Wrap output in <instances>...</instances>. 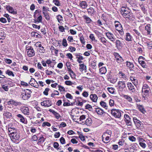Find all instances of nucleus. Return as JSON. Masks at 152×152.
<instances>
[{"label":"nucleus","instance_id":"obj_1","mask_svg":"<svg viewBox=\"0 0 152 152\" xmlns=\"http://www.w3.org/2000/svg\"><path fill=\"white\" fill-rule=\"evenodd\" d=\"M114 23L116 30L118 31L121 35H123L124 32L123 27L121 23L119 22L116 21L114 22Z\"/></svg>","mask_w":152,"mask_h":152},{"label":"nucleus","instance_id":"obj_2","mask_svg":"<svg viewBox=\"0 0 152 152\" xmlns=\"http://www.w3.org/2000/svg\"><path fill=\"white\" fill-rule=\"evenodd\" d=\"M26 90L28 91L29 92H27L26 91H23V92H22L21 95V96L24 100L27 99L31 96L30 94L31 93V91L28 89H27Z\"/></svg>","mask_w":152,"mask_h":152},{"label":"nucleus","instance_id":"obj_3","mask_svg":"<svg viewBox=\"0 0 152 152\" xmlns=\"http://www.w3.org/2000/svg\"><path fill=\"white\" fill-rule=\"evenodd\" d=\"M111 113L115 118H119L121 115L120 110L115 109H113L111 110Z\"/></svg>","mask_w":152,"mask_h":152},{"label":"nucleus","instance_id":"obj_4","mask_svg":"<svg viewBox=\"0 0 152 152\" xmlns=\"http://www.w3.org/2000/svg\"><path fill=\"white\" fill-rule=\"evenodd\" d=\"M26 49L27 50V53L28 56L31 57L34 55L35 53L34 50L31 47H26Z\"/></svg>","mask_w":152,"mask_h":152},{"label":"nucleus","instance_id":"obj_5","mask_svg":"<svg viewBox=\"0 0 152 152\" xmlns=\"http://www.w3.org/2000/svg\"><path fill=\"white\" fill-rule=\"evenodd\" d=\"M5 7L7 10L9 12L14 14H16L17 13V11L14 10L12 7L10 5H6Z\"/></svg>","mask_w":152,"mask_h":152},{"label":"nucleus","instance_id":"obj_6","mask_svg":"<svg viewBox=\"0 0 152 152\" xmlns=\"http://www.w3.org/2000/svg\"><path fill=\"white\" fill-rule=\"evenodd\" d=\"M114 55L115 57V60L118 63H120L124 61L122 57L118 53H114Z\"/></svg>","mask_w":152,"mask_h":152},{"label":"nucleus","instance_id":"obj_7","mask_svg":"<svg viewBox=\"0 0 152 152\" xmlns=\"http://www.w3.org/2000/svg\"><path fill=\"white\" fill-rule=\"evenodd\" d=\"M10 138L12 139L17 140L19 137V135L18 133L17 132H10Z\"/></svg>","mask_w":152,"mask_h":152},{"label":"nucleus","instance_id":"obj_8","mask_svg":"<svg viewBox=\"0 0 152 152\" xmlns=\"http://www.w3.org/2000/svg\"><path fill=\"white\" fill-rule=\"evenodd\" d=\"M111 136H107L106 134H103L102 136V140L105 143H107L110 142Z\"/></svg>","mask_w":152,"mask_h":152},{"label":"nucleus","instance_id":"obj_9","mask_svg":"<svg viewBox=\"0 0 152 152\" xmlns=\"http://www.w3.org/2000/svg\"><path fill=\"white\" fill-rule=\"evenodd\" d=\"M118 86L120 89L123 90L126 86L125 81H119L118 83Z\"/></svg>","mask_w":152,"mask_h":152},{"label":"nucleus","instance_id":"obj_10","mask_svg":"<svg viewBox=\"0 0 152 152\" xmlns=\"http://www.w3.org/2000/svg\"><path fill=\"white\" fill-rule=\"evenodd\" d=\"M29 84H30L31 86L36 88H38V83L34 78H31V79Z\"/></svg>","mask_w":152,"mask_h":152},{"label":"nucleus","instance_id":"obj_11","mask_svg":"<svg viewBox=\"0 0 152 152\" xmlns=\"http://www.w3.org/2000/svg\"><path fill=\"white\" fill-rule=\"evenodd\" d=\"M8 104L9 105L11 104L15 106L21 104V103L20 102H17L12 99H11L8 102Z\"/></svg>","mask_w":152,"mask_h":152},{"label":"nucleus","instance_id":"obj_12","mask_svg":"<svg viewBox=\"0 0 152 152\" xmlns=\"http://www.w3.org/2000/svg\"><path fill=\"white\" fill-rule=\"evenodd\" d=\"M125 118L124 120L128 126H131L132 125V123L130 121V118L129 116L126 114L124 115Z\"/></svg>","mask_w":152,"mask_h":152},{"label":"nucleus","instance_id":"obj_13","mask_svg":"<svg viewBox=\"0 0 152 152\" xmlns=\"http://www.w3.org/2000/svg\"><path fill=\"white\" fill-rule=\"evenodd\" d=\"M22 112L25 115H28L29 114V110L28 107L26 106L22 107L21 109Z\"/></svg>","mask_w":152,"mask_h":152},{"label":"nucleus","instance_id":"obj_14","mask_svg":"<svg viewBox=\"0 0 152 152\" xmlns=\"http://www.w3.org/2000/svg\"><path fill=\"white\" fill-rule=\"evenodd\" d=\"M106 35L111 41L113 42L115 41V38H114V35L113 34L107 32L106 33Z\"/></svg>","mask_w":152,"mask_h":152},{"label":"nucleus","instance_id":"obj_15","mask_svg":"<svg viewBox=\"0 0 152 152\" xmlns=\"http://www.w3.org/2000/svg\"><path fill=\"white\" fill-rule=\"evenodd\" d=\"M41 104L42 106L45 107H48L51 105L52 103L50 101L47 100L44 101L43 102H41Z\"/></svg>","mask_w":152,"mask_h":152},{"label":"nucleus","instance_id":"obj_16","mask_svg":"<svg viewBox=\"0 0 152 152\" xmlns=\"http://www.w3.org/2000/svg\"><path fill=\"white\" fill-rule=\"evenodd\" d=\"M145 29L147 31V33L148 35L151 34V28L150 24H147L145 27Z\"/></svg>","mask_w":152,"mask_h":152},{"label":"nucleus","instance_id":"obj_17","mask_svg":"<svg viewBox=\"0 0 152 152\" xmlns=\"http://www.w3.org/2000/svg\"><path fill=\"white\" fill-rule=\"evenodd\" d=\"M134 123L137 128H139L141 125V122L138 120L136 118L134 117L133 118Z\"/></svg>","mask_w":152,"mask_h":152},{"label":"nucleus","instance_id":"obj_18","mask_svg":"<svg viewBox=\"0 0 152 152\" xmlns=\"http://www.w3.org/2000/svg\"><path fill=\"white\" fill-rule=\"evenodd\" d=\"M120 12L123 16V15L127 14V13L129 12V10L127 8L124 7H122L121 9Z\"/></svg>","mask_w":152,"mask_h":152},{"label":"nucleus","instance_id":"obj_19","mask_svg":"<svg viewBox=\"0 0 152 152\" xmlns=\"http://www.w3.org/2000/svg\"><path fill=\"white\" fill-rule=\"evenodd\" d=\"M150 91L151 89L144 90L143 91H142V92H143V97L144 98L148 97Z\"/></svg>","mask_w":152,"mask_h":152},{"label":"nucleus","instance_id":"obj_20","mask_svg":"<svg viewBox=\"0 0 152 152\" xmlns=\"http://www.w3.org/2000/svg\"><path fill=\"white\" fill-rule=\"evenodd\" d=\"M91 99L94 102H96L98 99V97L96 94H91L90 96Z\"/></svg>","mask_w":152,"mask_h":152},{"label":"nucleus","instance_id":"obj_21","mask_svg":"<svg viewBox=\"0 0 152 152\" xmlns=\"http://www.w3.org/2000/svg\"><path fill=\"white\" fill-rule=\"evenodd\" d=\"M127 87L129 90L133 92H134L135 91V88L134 86L131 83H128L127 84Z\"/></svg>","mask_w":152,"mask_h":152},{"label":"nucleus","instance_id":"obj_22","mask_svg":"<svg viewBox=\"0 0 152 152\" xmlns=\"http://www.w3.org/2000/svg\"><path fill=\"white\" fill-rule=\"evenodd\" d=\"M130 79L135 86L137 85L138 81L136 77H134L131 76L130 77Z\"/></svg>","mask_w":152,"mask_h":152},{"label":"nucleus","instance_id":"obj_23","mask_svg":"<svg viewBox=\"0 0 152 152\" xmlns=\"http://www.w3.org/2000/svg\"><path fill=\"white\" fill-rule=\"evenodd\" d=\"M79 5L82 9H85L88 6L87 3L85 1H80Z\"/></svg>","mask_w":152,"mask_h":152},{"label":"nucleus","instance_id":"obj_24","mask_svg":"<svg viewBox=\"0 0 152 152\" xmlns=\"http://www.w3.org/2000/svg\"><path fill=\"white\" fill-rule=\"evenodd\" d=\"M83 18L85 20V22L86 23H90L92 21L91 20L89 17L86 15H84L83 16Z\"/></svg>","mask_w":152,"mask_h":152},{"label":"nucleus","instance_id":"obj_25","mask_svg":"<svg viewBox=\"0 0 152 152\" xmlns=\"http://www.w3.org/2000/svg\"><path fill=\"white\" fill-rule=\"evenodd\" d=\"M126 40L127 41H132V37L131 35L129 33H127L126 34Z\"/></svg>","mask_w":152,"mask_h":152},{"label":"nucleus","instance_id":"obj_26","mask_svg":"<svg viewBox=\"0 0 152 152\" xmlns=\"http://www.w3.org/2000/svg\"><path fill=\"white\" fill-rule=\"evenodd\" d=\"M120 77L121 78H123L122 80L126 81L127 79L126 77V76L124 73L122 72H120L119 73Z\"/></svg>","mask_w":152,"mask_h":152},{"label":"nucleus","instance_id":"obj_27","mask_svg":"<svg viewBox=\"0 0 152 152\" xmlns=\"http://www.w3.org/2000/svg\"><path fill=\"white\" fill-rule=\"evenodd\" d=\"M43 13L45 19L47 20H50V16L48 12H43Z\"/></svg>","mask_w":152,"mask_h":152},{"label":"nucleus","instance_id":"obj_28","mask_svg":"<svg viewBox=\"0 0 152 152\" xmlns=\"http://www.w3.org/2000/svg\"><path fill=\"white\" fill-rule=\"evenodd\" d=\"M137 107L138 109L143 114H145V111L142 105H139L137 106Z\"/></svg>","mask_w":152,"mask_h":152},{"label":"nucleus","instance_id":"obj_29","mask_svg":"<svg viewBox=\"0 0 152 152\" xmlns=\"http://www.w3.org/2000/svg\"><path fill=\"white\" fill-rule=\"evenodd\" d=\"M122 43L118 39L115 42V45L116 47L118 48H119L121 47V45Z\"/></svg>","mask_w":152,"mask_h":152},{"label":"nucleus","instance_id":"obj_30","mask_svg":"<svg viewBox=\"0 0 152 152\" xmlns=\"http://www.w3.org/2000/svg\"><path fill=\"white\" fill-rule=\"evenodd\" d=\"M126 63L127 66L130 69H132L134 67V65L132 63L127 61L126 62Z\"/></svg>","mask_w":152,"mask_h":152},{"label":"nucleus","instance_id":"obj_31","mask_svg":"<svg viewBox=\"0 0 152 152\" xmlns=\"http://www.w3.org/2000/svg\"><path fill=\"white\" fill-rule=\"evenodd\" d=\"M132 16V14L129 12L128 13H127V14L123 15V17L125 18H127L129 19H131Z\"/></svg>","mask_w":152,"mask_h":152},{"label":"nucleus","instance_id":"obj_32","mask_svg":"<svg viewBox=\"0 0 152 152\" xmlns=\"http://www.w3.org/2000/svg\"><path fill=\"white\" fill-rule=\"evenodd\" d=\"M92 120L90 118L87 119L85 121L86 124L88 126H90L92 124Z\"/></svg>","mask_w":152,"mask_h":152},{"label":"nucleus","instance_id":"obj_33","mask_svg":"<svg viewBox=\"0 0 152 152\" xmlns=\"http://www.w3.org/2000/svg\"><path fill=\"white\" fill-rule=\"evenodd\" d=\"M99 70L102 74H105L106 72V69L104 67H102L100 68Z\"/></svg>","mask_w":152,"mask_h":152},{"label":"nucleus","instance_id":"obj_34","mask_svg":"<svg viewBox=\"0 0 152 152\" xmlns=\"http://www.w3.org/2000/svg\"><path fill=\"white\" fill-rule=\"evenodd\" d=\"M3 115L4 116H5L7 118H10L12 117V114L11 113L9 112H5Z\"/></svg>","mask_w":152,"mask_h":152},{"label":"nucleus","instance_id":"obj_35","mask_svg":"<svg viewBox=\"0 0 152 152\" xmlns=\"http://www.w3.org/2000/svg\"><path fill=\"white\" fill-rule=\"evenodd\" d=\"M117 78L116 77H112L109 79V81L110 83H114L117 81Z\"/></svg>","mask_w":152,"mask_h":152},{"label":"nucleus","instance_id":"obj_36","mask_svg":"<svg viewBox=\"0 0 152 152\" xmlns=\"http://www.w3.org/2000/svg\"><path fill=\"white\" fill-rule=\"evenodd\" d=\"M79 69L81 72H83L84 70L86 69V66L83 64H80Z\"/></svg>","mask_w":152,"mask_h":152},{"label":"nucleus","instance_id":"obj_37","mask_svg":"<svg viewBox=\"0 0 152 152\" xmlns=\"http://www.w3.org/2000/svg\"><path fill=\"white\" fill-rule=\"evenodd\" d=\"M100 104L102 107L105 108V109H107V105L106 103L105 102H104L103 101H101L100 102Z\"/></svg>","mask_w":152,"mask_h":152},{"label":"nucleus","instance_id":"obj_38","mask_svg":"<svg viewBox=\"0 0 152 152\" xmlns=\"http://www.w3.org/2000/svg\"><path fill=\"white\" fill-rule=\"evenodd\" d=\"M124 98L126 99L129 102H132V98L129 96L128 95H124Z\"/></svg>","mask_w":152,"mask_h":152},{"label":"nucleus","instance_id":"obj_39","mask_svg":"<svg viewBox=\"0 0 152 152\" xmlns=\"http://www.w3.org/2000/svg\"><path fill=\"white\" fill-rule=\"evenodd\" d=\"M76 58L78 59L77 61L78 63H81L82 62V61L81 60H83V58L80 55H78L77 57Z\"/></svg>","mask_w":152,"mask_h":152},{"label":"nucleus","instance_id":"obj_40","mask_svg":"<svg viewBox=\"0 0 152 152\" xmlns=\"http://www.w3.org/2000/svg\"><path fill=\"white\" fill-rule=\"evenodd\" d=\"M87 10L88 13L90 15H92L94 12V10L92 7H90L89 9H88Z\"/></svg>","mask_w":152,"mask_h":152},{"label":"nucleus","instance_id":"obj_41","mask_svg":"<svg viewBox=\"0 0 152 152\" xmlns=\"http://www.w3.org/2000/svg\"><path fill=\"white\" fill-rule=\"evenodd\" d=\"M148 89H150V88L149 87L148 85L146 83L143 84L142 87V91H143L144 90Z\"/></svg>","mask_w":152,"mask_h":152},{"label":"nucleus","instance_id":"obj_42","mask_svg":"<svg viewBox=\"0 0 152 152\" xmlns=\"http://www.w3.org/2000/svg\"><path fill=\"white\" fill-rule=\"evenodd\" d=\"M9 76H12V77L15 76L14 74L13 73V72L9 70H7L5 72Z\"/></svg>","mask_w":152,"mask_h":152},{"label":"nucleus","instance_id":"obj_43","mask_svg":"<svg viewBox=\"0 0 152 152\" xmlns=\"http://www.w3.org/2000/svg\"><path fill=\"white\" fill-rule=\"evenodd\" d=\"M35 23H36L37 22L38 23L42 22V17L41 15H39L38 17L37 18V20H35Z\"/></svg>","mask_w":152,"mask_h":152},{"label":"nucleus","instance_id":"obj_44","mask_svg":"<svg viewBox=\"0 0 152 152\" xmlns=\"http://www.w3.org/2000/svg\"><path fill=\"white\" fill-rule=\"evenodd\" d=\"M96 111L98 115H102L104 113V111L102 109H97L96 110Z\"/></svg>","mask_w":152,"mask_h":152},{"label":"nucleus","instance_id":"obj_45","mask_svg":"<svg viewBox=\"0 0 152 152\" xmlns=\"http://www.w3.org/2000/svg\"><path fill=\"white\" fill-rule=\"evenodd\" d=\"M140 64L144 68H147V65L146 64V63L144 61H141Z\"/></svg>","mask_w":152,"mask_h":152},{"label":"nucleus","instance_id":"obj_46","mask_svg":"<svg viewBox=\"0 0 152 152\" xmlns=\"http://www.w3.org/2000/svg\"><path fill=\"white\" fill-rule=\"evenodd\" d=\"M129 139L132 142H135L136 140V138L133 136H130L128 137Z\"/></svg>","mask_w":152,"mask_h":152},{"label":"nucleus","instance_id":"obj_47","mask_svg":"<svg viewBox=\"0 0 152 152\" xmlns=\"http://www.w3.org/2000/svg\"><path fill=\"white\" fill-rule=\"evenodd\" d=\"M107 90L111 94H113L114 93V88H108Z\"/></svg>","mask_w":152,"mask_h":152},{"label":"nucleus","instance_id":"obj_48","mask_svg":"<svg viewBox=\"0 0 152 152\" xmlns=\"http://www.w3.org/2000/svg\"><path fill=\"white\" fill-rule=\"evenodd\" d=\"M57 19L59 22H60L61 21L63 20V17L61 15H58L56 16Z\"/></svg>","mask_w":152,"mask_h":152},{"label":"nucleus","instance_id":"obj_49","mask_svg":"<svg viewBox=\"0 0 152 152\" xmlns=\"http://www.w3.org/2000/svg\"><path fill=\"white\" fill-rule=\"evenodd\" d=\"M101 41L104 44H105L107 43V40L104 37H102L100 39Z\"/></svg>","mask_w":152,"mask_h":152},{"label":"nucleus","instance_id":"obj_50","mask_svg":"<svg viewBox=\"0 0 152 152\" xmlns=\"http://www.w3.org/2000/svg\"><path fill=\"white\" fill-rule=\"evenodd\" d=\"M53 2L54 3L55 5L58 6H59L61 5L59 0H53Z\"/></svg>","mask_w":152,"mask_h":152},{"label":"nucleus","instance_id":"obj_51","mask_svg":"<svg viewBox=\"0 0 152 152\" xmlns=\"http://www.w3.org/2000/svg\"><path fill=\"white\" fill-rule=\"evenodd\" d=\"M62 45L65 47H66L67 45L66 40L65 39H64L62 40Z\"/></svg>","mask_w":152,"mask_h":152},{"label":"nucleus","instance_id":"obj_52","mask_svg":"<svg viewBox=\"0 0 152 152\" xmlns=\"http://www.w3.org/2000/svg\"><path fill=\"white\" fill-rule=\"evenodd\" d=\"M59 144L57 142H54L53 146L54 148L57 149H58L59 148Z\"/></svg>","mask_w":152,"mask_h":152},{"label":"nucleus","instance_id":"obj_53","mask_svg":"<svg viewBox=\"0 0 152 152\" xmlns=\"http://www.w3.org/2000/svg\"><path fill=\"white\" fill-rule=\"evenodd\" d=\"M65 84L68 86H71L74 84L73 83H72L71 81L69 80L65 81Z\"/></svg>","mask_w":152,"mask_h":152},{"label":"nucleus","instance_id":"obj_54","mask_svg":"<svg viewBox=\"0 0 152 152\" xmlns=\"http://www.w3.org/2000/svg\"><path fill=\"white\" fill-rule=\"evenodd\" d=\"M5 34L4 33L1 32L0 33V39H3L5 38Z\"/></svg>","mask_w":152,"mask_h":152},{"label":"nucleus","instance_id":"obj_55","mask_svg":"<svg viewBox=\"0 0 152 152\" xmlns=\"http://www.w3.org/2000/svg\"><path fill=\"white\" fill-rule=\"evenodd\" d=\"M4 16L7 18L8 22L10 21L11 19L9 17V15L7 14H5L4 15Z\"/></svg>","mask_w":152,"mask_h":152},{"label":"nucleus","instance_id":"obj_56","mask_svg":"<svg viewBox=\"0 0 152 152\" xmlns=\"http://www.w3.org/2000/svg\"><path fill=\"white\" fill-rule=\"evenodd\" d=\"M2 87L5 91H8V86L6 85H2Z\"/></svg>","mask_w":152,"mask_h":152},{"label":"nucleus","instance_id":"obj_57","mask_svg":"<svg viewBox=\"0 0 152 152\" xmlns=\"http://www.w3.org/2000/svg\"><path fill=\"white\" fill-rule=\"evenodd\" d=\"M146 43L147 44V45H148V47H149V48L151 49L152 48V42H146Z\"/></svg>","mask_w":152,"mask_h":152},{"label":"nucleus","instance_id":"obj_58","mask_svg":"<svg viewBox=\"0 0 152 152\" xmlns=\"http://www.w3.org/2000/svg\"><path fill=\"white\" fill-rule=\"evenodd\" d=\"M45 138L44 137L42 136L39 140V142L41 143H42L45 141Z\"/></svg>","mask_w":152,"mask_h":152},{"label":"nucleus","instance_id":"obj_59","mask_svg":"<svg viewBox=\"0 0 152 152\" xmlns=\"http://www.w3.org/2000/svg\"><path fill=\"white\" fill-rule=\"evenodd\" d=\"M66 96L67 98L70 99H73V97L72 96V95L69 93H67L66 94Z\"/></svg>","mask_w":152,"mask_h":152},{"label":"nucleus","instance_id":"obj_60","mask_svg":"<svg viewBox=\"0 0 152 152\" xmlns=\"http://www.w3.org/2000/svg\"><path fill=\"white\" fill-rule=\"evenodd\" d=\"M89 38L93 41L94 40H95V41H95V37H94V34H91L89 36Z\"/></svg>","mask_w":152,"mask_h":152},{"label":"nucleus","instance_id":"obj_61","mask_svg":"<svg viewBox=\"0 0 152 152\" xmlns=\"http://www.w3.org/2000/svg\"><path fill=\"white\" fill-rule=\"evenodd\" d=\"M139 145L143 148H145L146 146V144L145 143L142 142H140L139 143Z\"/></svg>","mask_w":152,"mask_h":152},{"label":"nucleus","instance_id":"obj_62","mask_svg":"<svg viewBox=\"0 0 152 152\" xmlns=\"http://www.w3.org/2000/svg\"><path fill=\"white\" fill-rule=\"evenodd\" d=\"M49 90V89L48 88H45V91L43 92L44 94L46 95H48V92Z\"/></svg>","mask_w":152,"mask_h":152},{"label":"nucleus","instance_id":"obj_63","mask_svg":"<svg viewBox=\"0 0 152 152\" xmlns=\"http://www.w3.org/2000/svg\"><path fill=\"white\" fill-rule=\"evenodd\" d=\"M82 95L85 97H87L88 95V94L87 92L84 91L82 94Z\"/></svg>","mask_w":152,"mask_h":152},{"label":"nucleus","instance_id":"obj_64","mask_svg":"<svg viewBox=\"0 0 152 152\" xmlns=\"http://www.w3.org/2000/svg\"><path fill=\"white\" fill-rule=\"evenodd\" d=\"M0 21L2 23H5L7 22V20L5 18H0Z\"/></svg>","mask_w":152,"mask_h":152}]
</instances>
